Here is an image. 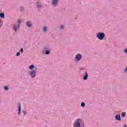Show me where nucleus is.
I'll list each match as a JSON object with an SVG mask.
<instances>
[{"label":"nucleus","mask_w":127,"mask_h":127,"mask_svg":"<svg viewBox=\"0 0 127 127\" xmlns=\"http://www.w3.org/2000/svg\"><path fill=\"white\" fill-rule=\"evenodd\" d=\"M32 21L28 20L26 22V25H27V27H32Z\"/></svg>","instance_id":"nucleus-9"},{"label":"nucleus","mask_w":127,"mask_h":127,"mask_svg":"<svg viewBox=\"0 0 127 127\" xmlns=\"http://www.w3.org/2000/svg\"><path fill=\"white\" fill-rule=\"evenodd\" d=\"M124 73H127V66L124 69Z\"/></svg>","instance_id":"nucleus-22"},{"label":"nucleus","mask_w":127,"mask_h":127,"mask_svg":"<svg viewBox=\"0 0 127 127\" xmlns=\"http://www.w3.org/2000/svg\"><path fill=\"white\" fill-rule=\"evenodd\" d=\"M52 4L53 6H57L58 5V0H52Z\"/></svg>","instance_id":"nucleus-8"},{"label":"nucleus","mask_w":127,"mask_h":127,"mask_svg":"<svg viewBox=\"0 0 127 127\" xmlns=\"http://www.w3.org/2000/svg\"><path fill=\"white\" fill-rule=\"evenodd\" d=\"M48 49H49L48 47H45L42 51L43 54H45L46 55H49V54H50V51L48 50Z\"/></svg>","instance_id":"nucleus-6"},{"label":"nucleus","mask_w":127,"mask_h":127,"mask_svg":"<svg viewBox=\"0 0 127 127\" xmlns=\"http://www.w3.org/2000/svg\"><path fill=\"white\" fill-rule=\"evenodd\" d=\"M105 36L106 35L103 32H98L96 34V37L98 39H99V40H104Z\"/></svg>","instance_id":"nucleus-3"},{"label":"nucleus","mask_w":127,"mask_h":127,"mask_svg":"<svg viewBox=\"0 0 127 127\" xmlns=\"http://www.w3.org/2000/svg\"><path fill=\"white\" fill-rule=\"evenodd\" d=\"M36 7L38 10L40 11L42 9V2L38 1L36 3Z\"/></svg>","instance_id":"nucleus-5"},{"label":"nucleus","mask_w":127,"mask_h":127,"mask_svg":"<svg viewBox=\"0 0 127 127\" xmlns=\"http://www.w3.org/2000/svg\"><path fill=\"white\" fill-rule=\"evenodd\" d=\"M124 52H125V53H126V54H127V48L125 49Z\"/></svg>","instance_id":"nucleus-25"},{"label":"nucleus","mask_w":127,"mask_h":127,"mask_svg":"<svg viewBox=\"0 0 127 127\" xmlns=\"http://www.w3.org/2000/svg\"><path fill=\"white\" fill-rule=\"evenodd\" d=\"M73 127H85L84 120L82 119H77L73 123Z\"/></svg>","instance_id":"nucleus-1"},{"label":"nucleus","mask_w":127,"mask_h":127,"mask_svg":"<svg viewBox=\"0 0 127 127\" xmlns=\"http://www.w3.org/2000/svg\"><path fill=\"white\" fill-rule=\"evenodd\" d=\"M3 89L5 90V91H8V86H4Z\"/></svg>","instance_id":"nucleus-18"},{"label":"nucleus","mask_w":127,"mask_h":127,"mask_svg":"<svg viewBox=\"0 0 127 127\" xmlns=\"http://www.w3.org/2000/svg\"><path fill=\"white\" fill-rule=\"evenodd\" d=\"M24 7L23 6H20L19 8H18L19 10H20L21 11H23Z\"/></svg>","instance_id":"nucleus-16"},{"label":"nucleus","mask_w":127,"mask_h":127,"mask_svg":"<svg viewBox=\"0 0 127 127\" xmlns=\"http://www.w3.org/2000/svg\"><path fill=\"white\" fill-rule=\"evenodd\" d=\"M22 112L24 116H25L27 114V112H26V111H25V110H23Z\"/></svg>","instance_id":"nucleus-21"},{"label":"nucleus","mask_w":127,"mask_h":127,"mask_svg":"<svg viewBox=\"0 0 127 127\" xmlns=\"http://www.w3.org/2000/svg\"><path fill=\"white\" fill-rule=\"evenodd\" d=\"M18 115H20L21 114V105L20 103H19L18 106Z\"/></svg>","instance_id":"nucleus-10"},{"label":"nucleus","mask_w":127,"mask_h":127,"mask_svg":"<svg viewBox=\"0 0 127 127\" xmlns=\"http://www.w3.org/2000/svg\"><path fill=\"white\" fill-rule=\"evenodd\" d=\"M42 30L44 31V32H47V31H48V27L45 26L42 27Z\"/></svg>","instance_id":"nucleus-12"},{"label":"nucleus","mask_w":127,"mask_h":127,"mask_svg":"<svg viewBox=\"0 0 127 127\" xmlns=\"http://www.w3.org/2000/svg\"><path fill=\"white\" fill-rule=\"evenodd\" d=\"M115 119L116 120V121H119V122H120V121H122V118H121V115H116L115 116Z\"/></svg>","instance_id":"nucleus-11"},{"label":"nucleus","mask_w":127,"mask_h":127,"mask_svg":"<svg viewBox=\"0 0 127 127\" xmlns=\"http://www.w3.org/2000/svg\"><path fill=\"white\" fill-rule=\"evenodd\" d=\"M20 52H21V53H23V48H21L20 50Z\"/></svg>","instance_id":"nucleus-23"},{"label":"nucleus","mask_w":127,"mask_h":127,"mask_svg":"<svg viewBox=\"0 0 127 127\" xmlns=\"http://www.w3.org/2000/svg\"><path fill=\"white\" fill-rule=\"evenodd\" d=\"M20 55V52H17L16 53V56H19Z\"/></svg>","instance_id":"nucleus-24"},{"label":"nucleus","mask_w":127,"mask_h":127,"mask_svg":"<svg viewBox=\"0 0 127 127\" xmlns=\"http://www.w3.org/2000/svg\"><path fill=\"white\" fill-rule=\"evenodd\" d=\"M29 69L30 70H34V64H31L29 66Z\"/></svg>","instance_id":"nucleus-14"},{"label":"nucleus","mask_w":127,"mask_h":127,"mask_svg":"<svg viewBox=\"0 0 127 127\" xmlns=\"http://www.w3.org/2000/svg\"><path fill=\"white\" fill-rule=\"evenodd\" d=\"M21 24V20H18L17 23H15L13 27V29L15 31V32L19 29V27H20V24Z\"/></svg>","instance_id":"nucleus-2"},{"label":"nucleus","mask_w":127,"mask_h":127,"mask_svg":"<svg viewBox=\"0 0 127 127\" xmlns=\"http://www.w3.org/2000/svg\"><path fill=\"white\" fill-rule=\"evenodd\" d=\"M88 73H87V71L85 72L84 75L83 76V80H87L88 79Z\"/></svg>","instance_id":"nucleus-13"},{"label":"nucleus","mask_w":127,"mask_h":127,"mask_svg":"<svg viewBox=\"0 0 127 127\" xmlns=\"http://www.w3.org/2000/svg\"><path fill=\"white\" fill-rule=\"evenodd\" d=\"M124 127H127V125H126V124L124 125Z\"/></svg>","instance_id":"nucleus-26"},{"label":"nucleus","mask_w":127,"mask_h":127,"mask_svg":"<svg viewBox=\"0 0 127 127\" xmlns=\"http://www.w3.org/2000/svg\"><path fill=\"white\" fill-rule=\"evenodd\" d=\"M37 70H32L29 72V76L32 78V79H34L36 77V73Z\"/></svg>","instance_id":"nucleus-4"},{"label":"nucleus","mask_w":127,"mask_h":127,"mask_svg":"<svg viewBox=\"0 0 127 127\" xmlns=\"http://www.w3.org/2000/svg\"><path fill=\"white\" fill-rule=\"evenodd\" d=\"M4 16H5L4 13L1 12L0 13V17L1 18H2V19L4 18Z\"/></svg>","instance_id":"nucleus-15"},{"label":"nucleus","mask_w":127,"mask_h":127,"mask_svg":"<svg viewBox=\"0 0 127 127\" xmlns=\"http://www.w3.org/2000/svg\"><path fill=\"white\" fill-rule=\"evenodd\" d=\"M121 117L122 118H125V117H126V113L123 112L121 114Z\"/></svg>","instance_id":"nucleus-19"},{"label":"nucleus","mask_w":127,"mask_h":127,"mask_svg":"<svg viewBox=\"0 0 127 127\" xmlns=\"http://www.w3.org/2000/svg\"><path fill=\"white\" fill-rule=\"evenodd\" d=\"M85 106H86V105L85 104V103L84 102H81V107L82 108H85Z\"/></svg>","instance_id":"nucleus-17"},{"label":"nucleus","mask_w":127,"mask_h":127,"mask_svg":"<svg viewBox=\"0 0 127 127\" xmlns=\"http://www.w3.org/2000/svg\"><path fill=\"white\" fill-rule=\"evenodd\" d=\"M75 59L76 61H77V62H79V61H80V60L82 59V55L81 54H78L76 55L75 57Z\"/></svg>","instance_id":"nucleus-7"},{"label":"nucleus","mask_w":127,"mask_h":127,"mask_svg":"<svg viewBox=\"0 0 127 127\" xmlns=\"http://www.w3.org/2000/svg\"><path fill=\"white\" fill-rule=\"evenodd\" d=\"M64 28H65V26L64 25H61L60 27V29H64Z\"/></svg>","instance_id":"nucleus-20"}]
</instances>
